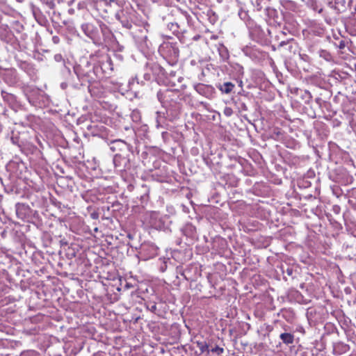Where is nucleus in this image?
Wrapping results in <instances>:
<instances>
[{
  "label": "nucleus",
  "instance_id": "nucleus-34",
  "mask_svg": "<svg viewBox=\"0 0 356 356\" xmlns=\"http://www.w3.org/2000/svg\"><path fill=\"white\" fill-rule=\"evenodd\" d=\"M218 51L220 59L222 61H227L229 58L228 49L223 44H219L218 47Z\"/></svg>",
  "mask_w": 356,
  "mask_h": 356
},
{
  "label": "nucleus",
  "instance_id": "nucleus-62",
  "mask_svg": "<svg viewBox=\"0 0 356 356\" xmlns=\"http://www.w3.org/2000/svg\"><path fill=\"white\" fill-rule=\"evenodd\" d=\"M346 47V42L344 40L339 41V44H337V47L340 49H344Z\"/></svg>",
  "mask_w": 356,
  "mask_h": 356
},
{
  "label": "nucleus",
  "instance_id": "nucleus-47",
  "mask_svg": "<svg viewBox=\"0 0 356 356\" xmlns=\"http://www.w3.org/2000/svg\"><path fill=\"white\" fill-rule=\"evenodd\" d=\"M336 348L339 349L340 353H346L350 349L348 345L343 343L337 344Z\"/></svg>",
  "mask_w": 356,
  "mask_h": 356
},
{
  "label": "nucleus",
  "instance_id": "nucleus-53",
  "mask_svg": "<svg viewBox=\"0 0 356 356\" xmlns=\"http://www.w3.org/2000/svg\"><path fill=\"white\" fill-rule=\"evenodd\" d=\"M210 351L211 353H216L218 355H220L223 353L224 349L221 347L216 346V347L211 348Z\"/></svg>",
  "mask_w": 356,
  "mask_h": 356
},
{
  "label": "nucleus",
  "instance_id": "nucleus-15",
  "mask_svg": "<svg viewBox=\"0 0 356 356\" xmlns=\"http://www.w3.org/2000/svg\"><path fill=\"white\" fill-rule=\"evenodd\" d=\"M151 224L152 226L157 230L164 232L169 230L170 220L167 216L162 217L155 216L154 218L152 220Z\"/></svg>",
  "mask_w": 356,
  "mask_h": 356
},
{
  "label": "nucleus",
  "instance_id": "nucleus-58",
  "mask_svg": "<svg viewBox=\"0 0 356 356\" xmlns=\"http://www.w3.org/2000/svg\"><path fill=\"white\" fill-rule=\"evenodd\" d=\"M332 211L335 214H339L341 211V207L337 204L333 205L332 208Z\"/></svg>",
  "mask_w": 356,
  "mask_h": 356
},
{
  "label": "nucleus",
  "instance_id": "nucleus-26",
  "mask_svg": "<svg viewBox=\"0 0 356 356\" xmlns=\"http://www.w3.org/2000/svg\"><path fill=\"white\" fill-rule=\"evenodd\" d=\"M8 22L10 26V29H13L15 31L19 33L24 31V25H23V19L22 16L19 14V18H12L8 19Z\"/></svg>",
  "mask_w": 356,
  "mask_h": 356
},
{
  "label": "nucleus",
  "instance_id": "nucleus-63",
  "mask_svg": "<svg viewBox=\"0 0 356 356\" xmlns=\"http://www.w3.org/2000/svg\"><path fill=\"white\" fill-rule=\"evenodd\" d=\"M296 331L300 332L302 334H305V332L304 327L301 325H298L296 328Z\"/></svg>",
  "mask_w": 356,
  "mask_h": 356
},
{
  "label": "nucleus",
  "instance_id": "nucleus-42",
  "mask_svg": "<svg viewBox=\"0 0 356 356\" xmlns=\"http://www.w3.org/2000/svg\"><path fill=\"white\" fill-rule=\"evenodd\" d=\"M284 6L290 8L293 11H296L298 8V6L296 2L289 0L285 1Z\"/></svg>",
  "mask_w": 356,
  "mask_h": 356
},
{
  "label": "nucleus",
  "instance_id": "nucleus-16",
  "mask_svg": "<svg viewBox=\"0 0 356 356\" xmlns=\"http://www.w3.org/2000/svg\"><path fill=\"white\" fill-rule=\"evenodd\" d=\"M0 10L3 15L0 17H8V19L19 18V13L7 5L5 0H0Z\"/></svg>",
  "mask_w": 356,
  "mask_h": 356
},
{
  "label": "nucleus",
  "instance_id": "nucleus-29",
  "mask_svg": "<svg viewBox=\"0 0 356 356\" xmlns=\"http://www.w3.org/2000/svg\"><path fill=\"white\" fill-rule=\"evenodd\" d=\"M29 7L35 20L40 24L45 22L46 19L40 9L33 3H29Z\"/></svg>",
  "mask_w": 356,
  "mask_h": 356
},
{
  "label": "nucleus",
  "instance_id": "nucleus-33",
  "mask_svg": "<svg viewBox=\"0 0 356 356\" xmlns=\"http://www.w3.org/2000/svg\"><path fill=\"white\" fill-rule=\"evenodd\" d=\"M216 87L223 94H229L235 88V85L229 81L218 83Z\"/></svg>",
  "mask_w": 356,
  "mask_h": 356
},
{
  "label": "nucleus",
  "instance_id": "nucleus-37",
  "mask_svg": "<svg viewBox=\"0 0 356 356\" xmlns=\"http://www.w3.org/2000/svg\"><path fill=\"white\" fill-rule=\"evenodd\" d=\"M318 54L319 56L326 61L331 62L334 60L332 55L327 50L321 49L319 51Z\"/></svg>",
  "mask_w": 356,
  "mask_h": 356
},
{
  "label": "nucleus",
  "instance_id": "nucleus-35",
  "mask_svg": "<svg viewBox=\"0 0 356 356\" xmlns=\"http://www.w3.org/2000/svg\"><path fill=\"white\" fill-rule=\"evenodd\" d=\"M281 315L287 322L291 323L295 317L294 312L290 309H284L281 310Z\"/></svg>",
  "mask_w": 356,
  "mask_h": 356
},
{
  "label": "nucleus",
  "instance_id": "nucleus-55",
  "mask_svg": "<svg viewBox=\"0 0 356 356\" xmlns=\"http://www.w3.org/2000/svg\"><path fill=\"white\" fill-rule=\"evenodd\" d=\"M223 113L227 117H230L233 114V110L230 107H225L223 110Z\"/></svg>",
  "mask_w": 356,
  "mask_h": 356
},
{
  "label": "nucleus",
  "instance_id": "nucleus-36",
  "mask_svg": "<svg viewBox=\"0 0 356 356\" xmlns=\"http://www.w3.org/2000/svg\"><path fill=\"white\" fill-rule=\"evenodd\" d=\"M206 15L208 21L213 25L215 24L218 19V15L211 9L207 11Z\"/></svg>",
  "mask_w": 356,
  "mask_h": 356
},
{
  "label": "nucleus",
  "instance_id": "nucleus-2",
  "mask_svg": "<svg viewBox=\"0 0 356 356\" xmlns=\"http://www.w3.org/2000/svg\"><path fill=\"white\" fill-rule=\"evenodd\" d=\"M95 59H96L95 56L91 55L89 58L80 59L79 63L74 66V72L81 83V85H83L85 83L91 84L98 80V72H97Z\"/></svg>",
  "mask_w": 356,
  "mask_h": 356
},
{
  "label": "nucleus",
  "instance_id": "nucleus-31",
  "mask_svg": "<svg viewBox=\"0 0 356 356\" xmlns=\"http://www.w3.org/2000/svg\"><path fill=\"white\" fill-rule=\"evenodd\" d=\"M287 327V326L284 327L285 332L280 334V339L284 344L290 346L294 343L295 337L293 334L286 332L288 330Z\"/></svg>",
  "mask_w": 356,
  "mask_h": 356
},
{
  "label": "nucleus",
  "instance_id": "nucleus-1",
  "mask_svg": "<svg viewBox=\"0 0 356 356\" xmlns=\"http://www.w3.org/2000/svg\"><path fill=\"white\" fill-rule=\"evenodd\" d=\"M81 29L85 35L97 46L109 43L114 38V34L111 29L102 20H97L95 23H83Z\"/></svg>",
  "mask_w": 356,
  "mask_h": 356
},
{
  "label": "nucleus",
  "instance_id": "nucleus-13",
  "mask_svg": "<svg viewBox=\"0 0 356 356\" xmlns=\"http://www.w3.org/2000/svg\"><path fill=\"white\" fill-rule=\"evenodd\" d=\"M175 22L179 25V30L186 33L187 29L192 25V17L187 12L181 10L176 18Z\"/></svg>",
  "mask_w": 356,
  "mask_h": 356
},
{
  "label": "nucleus",
  "instance_id": "nucleus-14",
  "mask_svg": "<svg viewBox=\"0 0 356 356\" xmlns=\"http://www.w3.org/2000/svg\"><path fill=\"white\" fill-rule=\"evenodd\" d=\"M140 254L143 260L150 259L158 254V248L154 243H143L140 246Z\"/></svg>",
  "mask_w": 356,
  "mask_h": 356
},
{
  "label": "nucleus",
  "instance_id": "nucleus-6",
  "mask_svg": "<svg viewBox=\"0 0 356 356\" xmlns=\"http://www.w3.org/2000/svg\"><path fill=\"white\" fill-rule=\"evenodd\" d=\"M134 10L127 6L119 9L115 14V18L122 26L126 29H131L133 24Z\"/></svg>",
  "mask_w": 356,
  "mask_h": 356
},
{
  "label": "nucleus",
  "instance_id": "nucleus-43",
  "mask_svg": "<svg viewBox=\"0 0 356 356\" xmlns=\"http://www.w3.org/2000/svg\"><path fill=\"white\" fill-rule=\"evenodd\" d=\"M131 118L135 122H139L141 119L140 111L138 110H134L131 113Z\"/></svg>",
  "mask_w": 356,
  "mask_h": 356
},
{
  "label": "nucleus",
  "instance_id": "nucleus-10",
  "mask_svg": "<svg viewBox=\"0 0 356 356\" xmlns=\"http://www.w3.org/2000/svg\"><path fill=\"white\" fill-rule=\"evenodd\" d=\"M108 145L113 152L124 154L133 152V146L121 139L112 140Z\"/></svg>",
  "mask_w": 356,
  "mask_h": 356
},
{
  "label": "nucleus",
  "instance_id": "nucleus-64",
  "mask_svg": "<svg viewBox=\"0 0 356 356\" xmlns=\"http://www.w3.org/2000/svg\"><path fill=\"white\" fill-rule=\"evenodd\" d=\"M52 42L54 43V44H58L60 42V38L57 35H54L52 37Z\"/></svg>",
  "mask_w": 356,
  "mask_h": 356
},
{
  "label": "nucleus",
  "instance_id": "nucleus-48",
  "mask_svg": "<svg viewBox=\"0 0 356 356\" xmlns=\"http://www.w3.org/2000/svg\"><path fill=\"white\" fill-rule=\"evenodd\" d=\"M302 98L305 99V102L308 104L312 99V95L311 92L308 90L304 91V95H302Z\"/></svg>",
  "mask_w": 356,
  "mask_h": 356
},
{
  "label": "nucleus",
  "instance_id": "nucleus-12",
  "mask_svg": "<svg viewBox=\"0 0 356 356\" xmlns=\"http://www.w3.org/2000/svg\"><path fill=\"white\" fill-rule=\"evenodd\" d=\"M0 38L6 42H10L13 38L8 17H0Z\"/></svg>",
  "mask_w": 356,
  "mask_h": 356
},
{
  "label": "nucleus",
  "instance_id": "nucleus-7",
  "mask_svg": "<svg viewBox=\"0 0 356 356\" xmlns=\"http://www.w3.org/2000/svg\"><path fill=\"white\" fill-rule=\"evenodd\" d=\"M115 170L120 174L127 172L131 168L130 159L128 155L116 153L113 159Z\"/></svg>",
  "mask_w": 356,
  "mask_h": 356
},
{
  "label": "nucleus",
  "instance_id": "nucleus-60",
  "mask_svg": "<svg viewBox=\"0 0 356 356\" xmlns=\"http://www.w3.org/2000/svg\"><path fill=\"white\" fill-rule=\"evenodd\" d=\"M216 243H219L222 246V248L226 245V241L222 238H218L213 242V246L216 245Z\"/></svg>",
  "mask_w": 356,
  "mask_h": 356
},
{
  "label": "nucleus",
  "instance_id": "nucleus-52",
  "mask_svg": "<svg viewBox=\"0 0 356 356\" xmlns=\"http://www.w3.org/2000/svg\"><path fill=\"white\" fill-rule=\"evenodd\" d=\"M115 52H120L122 53L123 50L124 49V47L122 44H120L118 41L115 40Z\"/></svg>",
  "mask_w": 356,
  "mask_h": 356
},
{
  "label": "nucleus",
  "instance_id": "nucleus-4",
  "mask_svg": "<svg viewBox=\"0 0 356 356\" xmlns=\"http://www.w3.org/2000/svg\"><path fill=\"white\" fill-rule=\"evenodd\" d=\"M159 52L170 65L178 62L179 49L177 42H163L159 47Z\"/></svg>",
  "mask_w": 356,
  "mask_h": 356
},
{
  "label": "nucleus",
  "instance_id": "nucleus-11",
  "mask_svg": "<svg viewBox=\"0 0 356 356\" xmlns=\"http://www.w3.org/2000/svg\"><path fill=\"white\" fill-rule=\"evenodd\" d=\"M0 77L8 86H15L19 81L17 72L13 68L0 67Z\"/></svg>",
  "mask_w": 356,
  "mask_h": 356
},
{
  "label": "nucleus",
  "instance_id": "nucleus-50",
  "mask_svg": "<svg viewBox=\"0 0 356 356\" xmlns=\"http://www.w3.org/2000/svg\"><path fill=\"white\" fill-rule=\"evenodd\" d=\"M43 4L46 5L49 8L53 9L55 7L54 0H40Z\"/></svg>",
  "mask_w": 356,
  "mask_h": 356
},
{
  "label": "nucleus",
  "instance_id": "nucleus-28",
  "mask_svg": "<svg viewBox=\"0 0 356 356\" xmlns=\"http://www.w3.org/2000/svg\"><path fill=\"white\" fill-rule=\"evenodd\" d=\"M29 207L24 203H17L15 204L16 214L19 219H24L29 215Z\"/></svg>",
  "mask_w": 356,
  "mask_h": 356
},
{
  "label": "nucleus",
  "instance_id": "nucleus-57",
  "mask_svg": "<svg viewBox=\"0 0 356 356\" xmlns=\"http://www.w3.org/2000/svg\"><path fill=\"white\" fill-rule=\"evenodd\" d=\"M54 58L56 62L65 61L63 56L60 54H55Z\"/></svg>",
  "mask_w": 356,
  "mask_h": 356
},
{
  "label": "nucleus",
  "instance_id": "nucleus-22",
  "mask_svg": "<svg viewBox=\"0 0 356 356\" xmlns=\"http://www.w3.org/2000/svg\"><path fill=\"white\" fill-rule=\"evenodd\" d=\"M232 101L239 113L245 112L248 110L247 102L249 99L246 96H236L232 98Z\"/></svg>",
  "mask_w": 356,
  "mask_h": 356
},
{
  "label": "nucleus",
  "instance_id": "nucleus-41",
  "mask_svg": "<svg viewBox=\"0 0 356 356\" xmlns=\"http://www.w3.org/2000/svg\"><path fill=\"white\" fill-rule=\"evenodd\" d=\"M160 265H159V269L161 272L165 271V270L168 268V263L170 261V258H160L159 259Z\"/></svg>",
  "mask_w": 356,
  "mask_h": 356
},
{
  "label": "nucleus",
  "instance_id": "nucleus-8",
  "mask_svg": "<svg viewBox=\"0 0 356 356\" xmlns=\"http://www.w3.org/2000/svg\"><path fill=\"white\" fill-rule=\"evenodd\" d=\"M158 100L162 106H167L169 104H175L178 98V91L172 90H159L156 94Z\"/></svg>",
  "mask_w": 356,
  "mask_h": 356
},
{
  "label": "nucleus",
  "instance_id": "nucleus-39",
  "mask_svg": "<svg viewBox=\"0 0 356 356\" xmlns=\"http://www.w3.org/2000/svg\"><path fill=\"white\" fill-rule=\"evenodd\" d=\"M142 190L143 194L140 195V199L143 202H145L148 200L149 189L146 185H143Z\"/></svg>",
  "mask_w": 356,
  "mask_h": 356
},
{
  "label": "nucleus",
  "instance_id": "nucleus-20",
  "mask_svg": "<svg viewBox=\"0 0 356 356\" xmlns=\"http://www.w3.org/2000/svg\"><path fill=\"white\" fill-rule=\"evenodd\" d=\"M194 88L198 94H200L207 98L210 99V98L213 97V96L214 88L213 86H211L210 85H206V84H203V83H197V85H195L194 86Z\"/></svg>",
  "mask_w": 356,
  "mask_h": 356
},
{
  "label": "nucleus",
  "instance_id": "nucleus-24",
  "mask_svg": "<svg viewBox=\"0 0 356 356\" xmlns=\"http://www.w3.org/2000/svg\"><path fill=\"white\" fill-rule=\"evenodd\" d=\"M156 129H168L169 124L166 122L168 120L166 113L156 111Z\"/></svg>",
  "mask_w": 356,
  "mask_h": 356
},
{
  "label": "nucleus",
  "instance_id": "nucleus-17",
  "mask_svg": "<svg viewBox=\"0 0 356 356\" xmlns=\"http://www.w3.org/2000/svg\"><path fill=\"white\" fill-rule=\"evenodd\" d=\"M226 70L236 79H241L244 74L243 67L237 63L228 62Z\"/></svg>",
  "mask_w": 356,
  "mask_h": 356
},
{
  "label": "nucleus",
  "instance_id": "nucleus-5",
  "mask_svg": "<svg viewBox=\"0 0 356 356\" xmlns=\"http://www.w3.org/2000/svg\"><path fill=\"white\" fill-rule=\"evenodd\" d=\"M95 65L98 72L97 79L109 76L113 71V65L111 57L106 54H94Z\"/></svg>",
  "mask_w": 356,
  "mask_h": 356
},
{
  "label": "nucleus",
  "instance_id": "nucleus-46",
  "mask_svg": "<svg viewBox=\"0 0 356 356\" xmlns=\"http://www.w3.org/2000/svg\"><path fill=\"white\" fill-rule=\"evenodd\" d=\"M20 356H40V355H39L38 353L36 352L35 350H28L23 351L20 354Z\"/></svg>",
  "mask_w": 356,
  "mask_h": 356
},
{
  "label": "nucleus",
  "instance_id": "nucleus-49",
  "mask_svg": "<svg viewBox=\"0 0 356 356\" xmlns=\"http://www.w3.org/2000/svg\"><path fill=\"white\" fill-rule=\"evenodd\" d=\"M26 97H27V100L29 101V102L33 105V106H38V100L35 97H33L32 95H28L26 94Z\"/></svg>",
  "mask_w": 356,
  "mask_h": 356
},
{
  "label": "nucleus",
  "instance_id": "nucleus-23",
  "mask_svg": "<svg viewBox=\"0 0 356 356\" xmlns=\"http://www.w3.org/2000/svg\"><path fill=\"white\" fill-rule=\"evenodd\" d=\"M17 66L19 69L26 73L31 78H33L36 74L37 70L34 67V65L31 63L24 60H19L17 62Z\"/></svg>",
  "mask_w": 356,
  "mask_h": 356
},
{
  "label": "nucleus",
  "instance_id": "nucleus-25",
  "mask_svg": "<svg viewBox=\"0 0 356 356\" xmlns=\"http://www.w3.org/2000/svg\"><path fill=\"white\" fill-rule=\"evenodd\" d=\"M147 30L145 27L144 30H140L141 35H134V38L135 39L136 42L139 45L141 49H147L149 48V42L147 39V36L146 35Z\"/></svg>",
  "mask_w": 356,
  "mask_h": 356
},
{
  "label": "nucleus",
  "instance_id": "nucleus-38",
  "mask_svg": "<svg viewBox=\"0 0 356 356\" xmlns=\"http://www.w3.org/2000/svg\"><path fill=\"white\" fill-rule=\"evenodd\" d=\"M335 3H336V9L338 10L339 13H343L347 8L346 0H337L335 2Z\"/></svg>",
  "mask_w": 356,
  "mask_h": 356
},
{
  "label": "nucleus",
  "instance_id": "nucleus-18",
  "mask_svg": "<svg viewBox=\"0 0 356 356\" xmlns=\"http://www.w3.org/2000/svg\"><path fill=\"white\" fill-rule=\"evenodd\" d=\"M163 107L165 108L168 120L172 122L179 118L180 106L177 102L169 104L167 106Z\"/></svg>",
  "mask_w": 356,
  "mask_h": 356
},
{
  "label": "nucleus",
  "instance_id": "nucleus-3",
  "mask_svg": "<svg viewBox=\"0 0 356 356\" xmlns=\"http://www.w3.org/2000/svg\"><path fill=\"white\" fill-rule=\"evenodd\" d=\"M163 74L164 69L159 64L156 62H148L143 68L142 75L143 79H140L139 76L136 75L131 81H129V85L134 86L135 81L137 84L144 85L145 81H152Z\"/></svg>",
  "mask_w": 356,
  "mask_h": 356
},
{
  "label": "nucleus",
  "instance_id": "nucleus-30",
  "mask_svg": "<svg viewBox=\"0 0 356 356\" xmlns=\"http://www.w3.org/2000/svg\"><path fill=\"white\" fill-rule=\"evenodd\" d=\"M168 29L172 31L173 34L177 35L181 42L185 43L186 42L184 33H182L181 30H179V25H177L175 22L169 23L168 24Z\"/></svg>",
  "mask_w": 356,
  "mask_h": 356
},
{
  "label": "nucleus",
  "instance_id": "nucleus-44",
  "mask_svg": "<svg viewBox=\"0 0 356 356\" xmlns=\"http://www.w3.org/2000/svg\"><path fill=\"white\" fill-rule=\"evenodd\" d=\"M146 307L151 312L154 313V314H157L156 313L157 307H156V302H151V301L147 302H146Z\"/></svg>",
  "mask_w": 356,
  "mask_h": 356
},
{
  "label": "nucleus",
  "instance_id": "nucleus-40",
  "mask_svg": "<svg viewBox=\"0 0 356 356\" xmlns=\"http://www.w3.org/2000/svg\"><path fill=\"white\" fill-rule=\"evenodd\" d=\"M197 346L200 349L201 353H209L210 352V350L209 349V346L205 341H197Z\"/></svg>",
  "mask_w": 356,
  "mask_h": 356
},
{
  "label": "nucleus",
  "instance_id": "nucleus-56",
  "mask_svg": "<svg viewBox=\"0 0 356 356\" xmlns=\"http://www.w3.org/2000/svg\"><path fill=\"white\" fill-rule=\"evenodd\" d=\"M176 273L182 276L185 280H188V278L185 275L184 271L181 266H177L176 268Z\"/></svg>",
  "mask_w": 356,
  "mask_h": 356
},
{
  "label": "nucleus",
  "instance_id": "nucleus-27",
  "mask_svg": "<svg viewBox=\"0 0 356 356\" xmlns=\"http://www.w3.org/2000/svg\"><path fill=\"white\" fill-rule=\"evenodd\" d=\"M181 232L188 238L192 239L197 238V231L195 227L192 223H186L181 228Z\"/></svg>",
  "mask_w": 356,
  "mask_h": 356
},
{
  "label": "nucleus",
  "instance_id": "nucleus-51",
  "mask_svg": "<svg viewBox=\"0 0 356 356\" xmlns=\"http://www.w3.org/2000/svg\"><path fill=\"white\" fill-rule=\"evenodd\" d=\"M161 138L164 143H168L171 138V134L168 131H163L161 132Z\"/></svg>",
  "mask_w": 356,
  "mask_h": 356
},
{
  "label": "nucleus",
  "instance_id": "nucleus-32",
  "mask_svg": "<svg viewBox=\"0 0 356 356\" xmlns=\"http://www.w3.org/2000/svg\"><path fill=\"white\" fill-rule=\"evenodd\" d=\"M296 46L297 44L293 38L281 41L278 44V47H283L289 52L294 51Z\"/></svg>",
  "mask_w": 356,
  "mask_h": 356
},
{
  "label": "nucleus",
  "instance_id": "nucleus-19",
  "mask_svg": "<svg viewBox=\"0 0 356 356\" xmlns=\"http://www.w3.org/2000/svg\"><path fill=\"white\" fill-rule=\"evenodd\" d=\"M1 95L3 101L7 103L12 109L17 110L19 108V102L15 95L5 90H1Z\"/></svg>",
  "mask_w": 356,
  "mask_h": 356
},
{
  "label": "nucleus",
  "instance_id": "nucleus-45",
  "mask_svg": "<svg viewBox=\"0 0 356 356\" xmlns=\"http://www.w3.org/2000/svg\"><path fill=\"white\" fill-rule=\"evenodd\" d=\"M310 5L309 6L310 8H312L314 10L318 12L319 14L323 13V8H318L317 3L316 1H314L313 0H309Z\"/></svg>",
  "mask_w": 356,
  "mask_h": 356
},
{
  "label": "nucleus",
  "instance_id": "nucleus-9",
  "mask_svg": "<svg viewBox=\"0 0 356 356\" xmlns=\"http://www.w3.org/2000/svg\"><path fill=\"white\" fill-rule=\"evenodd\" d=\"M244 55L254 61H259L266 56V53L257 46L248 44L242 48Z\"/></svg>",
  "mask_w": 356,
  "mask_h": 356
},
{
  "label": "nucleus",
  "instance_id": "nucleus-21",
  "mask_svg": "<svg viewBox=\"0 0 356 356\" xmlns=\"http://www.w3.org/2000/svg\"><path fill=\"white\" fill-rule=\"evenodd\" d=\"M103 3L105 6H111L112 3L115 4L120 9L126 7L127 0H100L93 2L92 6L97 10H99V7Z\"/></svg>",
  "mask_w": 356,
  "mask_h": 356
},
{
  "label": "nucleus",
  "instance_id": "nucleus-59",
  "mask_svg": "<svg viewBox=\"0 0 356 356\" xmlns=\"http://www.w3.org/2000/svg\"><path fill=\"white\" fill-rule=\"evenodd\" d=\"M114 56L119 61H122L124 60L123 55L120 52H115Z\"/></svg>",
  "mask_w": 356,
  "mask_h": 356
},
{
  "label": "nucleus",
  "instance_id": "nucleus-54",
  "mask_svg": "<svg viewBox=\"0 0 356 356\" xmlns=\"http://www.w3.org/2000/svg\"><path fill=\"white\" fill-rule=\"evenodd\" d=\"M283 274H286L288 276H293V270L291 267L287 266L286 269H282Z\"/></svg>",
  "mask_w": 356,
  "mask_h": 356
},
{
  "label": "nucleus",
  "instance_id": "nucleus-61",
  "mask_svg": "<svg viewBox=\"0 0 356 356\" xmlns=\"http://www.w3.org/2000/svg\"><path fill=\"white\" fill-rule=\"evenodd\" d=\"M13 144L14 145H17L18 146H19V138L17 136H13L10 138Z\"/></svg>",
  "mask_w": 356,
  "mask_h": 356
}]
</instances>
